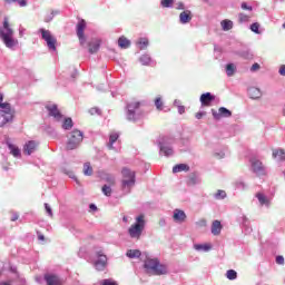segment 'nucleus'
I'll list each match as a JSON object with an SVG mask.
<instances>
[{
    "label": "nucleus",
    "mask_w": 285,
    "mask_h": 285,
    "mask_svg": "<svg viewBox=\"0 0 285 285\" xmlns=\"http://www.w3.org/2000/svg\"><path fill=\"white\" fill-rule=\"evenodd\" d=\"M144 268L147 275H166L168 268L163 265L159 259L150 257L148 253H144Z\"/></svg>",
    "instance_id": "obj_1"
},
{
    "label": "nucleus",
    "mask_w": 285,
    "mask_h": 285,
    "mask_svg": "<svg viewBox=\"0 0 285 285\" xmlns=\"http://www.w3.org/2000/svg\"><path fill=\"white\" fill-rule=\"evenodd\" d=\"M0 39L6 48L12 49L17 46L18 41L14 39V30L10 28L8 18H4L2 27H0Z\"/></svg>",
    "instance_id": "obj_2"
},
{
    "label": "nucleus",
    "mask_w": 285,
    "mask_h": 285,
    "mask_svg": "<svg viewBox=\"0 0 285 285\" xmlns=\"http://www.w3.org/2000/svg\"><path fill=\"white\" fill-rule=\"evenodd\" d=\"M144 117V111L141 110V102L130 101L126 105V119L127 121H139Z\"/></svg>",
    "instance_id": "obj_3"
},
{
    "label": "nucleus",
    "mask_w": 285,
    "mask_h": 285,
    "mask_svg": "<svg viewBox=\"0 0 285 285\" xmlns=\"http://www.w3.org/2000/svg\"><path fill=\"white\" fill-rule=\"evenodd\" d=\"M121 175H122V180H121L122 193H125V195H129L130 190H132L136 184L135 171L125 167L121 170Z\"/></svg>",
    "instance_id": "obj_4"
},
{
    "label": "nucleus",
    "mask_w": 285,
    "mask_h": 285,
    "mask_svg": "<svg viewBox=\"0 0 285 285\" xmlns=\"http://www.w3.org/2000/svg\"><path fill=\"white\" fill-rule=\"evenodd\" d=\"M145 228L146 216L144 214H140L136 217L135 224H132L128 229L129 237H131V239H139Z\"/></svg>",
    "instance_id": "obj_5"
},
{
    "label": "nucleus",
    "mask_w": 285,
    "mask_h": 285,
    "mask_svg": "<svg viewBox=\"0 0 285 285\" xmlns=\"http://www.w3.org/2000/svg\"><path fill=\"white\" fill-rule=\"evenodd\" d=\"M160 155L165 157H173L175 155V149L173 148V144H175V138L169 136H160L157 140Z\"/></svg>",
    "instance_id": "obj_6"
},
{
    "label": "nucleus",
    "mask_w": 285,
    "mask_h": 285,
    "mask_svg": "<svg viewBox=\"0 0 285 285\" xmlns=\"http://www.w3.org/2000/svg\"><path fill=\"white\" fill-rule=\"evenodd\" d=\"M83 141V131L73 129L67 135V150H77Z\"/></svg>",
    "instance_id": "obj_7"
},
{
    "label": "nucleus",
    "mask_w": 285,
    "mask_h": 285,
    "mask_svg": "<svg viewBox=\"0 0 285 285\" xmlns=\"http://www.w3.org/2000/svg\"><path fill=\"white\" fill-rule=\"evenodd\" d=\"M39 32L41 35V39H43V41H46L47 48L49 50H51V52H56L57 51V38H55V36H52V32H50V30H46L43 28H40Z\"/></svg>",
    "instance_id": "obj_8"
},
{
    "label": "nucleus",
    "mask_w": 285,
    "mask_h": 285,
    "mask_svg": "<svg viewBox=\"0 0 285 285\" xmlns=\"http://www.w3.org/2000/svg\"><path fill=\"white\" fill-rule=\"evenodd\" d=\"M250 166H252V171L257 176V177H264L266 176V167L264 166L263 163H261L259 159L257 158H252L250 159Z\"/></svg>",
    "instance_id": "obj_9"
},
{
    "label": "nucleus",
    "mask_w": 285,
    "mask_h": 285,
    "mask_svg": "<svg viewBox=\"0 0 285 285\" xmlns=\"http://www.w3.org/2000/svg\"><path fill=\"white\" fill-rule=\"evenodd\" d=\"M46 110H47L49 117H52L56 121H58V122L63 121V114H61L57 104L46 105Z\"/></svg>",
    "instance_id": "obj_10"
},
{
    "label": "nucleus",
    "mask_w": 285,
    "mask_h": 285,
    "mask_svg": "<svg viewBox=\"0 0 285 285\" xmlns=\"http://www.w3.org/2000/svg\"><path fill=\"white\" fill-rule=\"evenodd\" d=\"M96 262L94 264L96 271H106V266H108V256L105 255L104 252L99 250L96 253Z\"/></svg>",
    "instance_id": "obj_11"
},
{
    "label": "nucleus",
    "mask_w": 285,
    "mask_h": 285,
    "mask_svg": "<svg viewBox=\"0 0 285 285\" xmlns=\"http://www.w3.org/2000/svg\"><path fill=\"white\" fill-rule=\"evenodd\" d=\"M212 115L216 121H219V119H228L229 117H233V111L226 107H220L218 111L212 109Z\"/></svg>",
    "instance_id": "obj_12"
},
{
    "label": "nucleus",
    "mask_w": 285,
    "mask_h": 285,
    "mask_svg": "<svg viewBox=\"0 0 285 285\" xmlns=\"http://www.w3.org/2000/svg\"><path fill=\"white\" fill-rule=\"evenodd\" d=\"M86 30V20H80L77 23V37L79 39V43L80 46H82V48L86 46V35L83 33Z\"/></svg>",
    "instance_id": "obj_13"
},
{
    "label": "nucleus",
    "mask_w": 285,
    "mask_h": 285,
    "mask_svg": "<svg viewBox=\"0 0 285 285\" xmlns=\"http://www.w3.org/2000/svg\"><path fill=\"white\" fill-rule=\"evenodd\" d=\"M12 119H14V112L3 111L0 109V128H3L6 124L12 122Z\"/></svg>",
    "instance_id": "obj_14"
},
{
    "label": "nucleus",
    "mask_w": 285,
    "mask_h": 285,
    "mask_svg": "<svg viewBox=\"0 0 285 285\" xmlns=\"http://www.w3.org/2000/svg\"><path fill=\"white\" fill-rule=\"evenodd\" d=\"M37 148H39V142L37 140H29L23 146V153L30 156L37 151Z\"/></svg>",
    "instance_id": "obj_15"
},
{
    "label": "nucleus",
    "mask_w": 285,
    "mask_h": 285,
    "mask_svg": "<svg viewBox=\"0 0 285 285\" xmlns=\"http://www.w3.org/2000/svg\"><path fill=\"white\" fill-rule=\"evenodd\" d=\"M101 48V40L97 39V38H92L89 42H88V52L90 55H95L97 52H99V49Z\"/></svg>",
    "instance_id": "obj_16"
},
{
    "label": "nucleus",
    "mask_w": 285,
    "mask_h": 285,
    "mask_svg": "<svg viewBox=\"0 0 285 285\" xmlns=\"http://www.w3.org/2000/svg\"><path fill=\"white\" fill-rule=\"evenodd\" d=\"M256 199L258 200L259 206H265V208H271V198H268V196H266V194L257 193Z\"/></svg>",
    "instance_id": "obj_17"
},
{
    "label": "nucleus",
    "mask_w": 285,
    "mask_h": 285,
    "mask_svg": "<svg viewBox=\"0 0 285 285\" xmlns=\"http://www.w3.org/2000/svg\"><path fill=\"white\" fill-rule=\"evenodd\" d=\"M173 219L176 222V224H184V222H186V212L181 209H175Z\"/></svg>",
    "instance_id": "obj_18"
},
{
    "label": "nucleus",
    "mask_w": 285,
    "mask_h": 285,
    "mask_svg": "<svg viewBox=\"0 0 285 285\" xmlns=\"http://www.w3.org/2000/svg\"><path fill=\"white\" fill-rule=\"evenodd\" d=\"M45 282H47V285H61V278L55 274H46L45 275Z\"/></svg>",
    "instance_id": "obj_19"
},
{
    "label": "nucleus",
    "mask_w": 285,
    "mask_h": 285,
    "mask_svg": "<svg viewBox=\"0 0 285 285\" xmlns=\"http://www.w3.org/2000/svg\"><path fill=\"white\" fill-rule=\"evenodd\" d=\"M141 66H157V62L150 57L149 53H144L139 57Z\"/></svg>",
    "instance_id": "obj_20"
},
{
    "label": "nucleus",
    "mask_w": 285,
    "mask_h": 285,
    "mask_svg": "<svg viewBox=\"0 0 285 285\" xmlns=\"http://www.w3.org/2000/svg\"><path fill=\"white\" fill-rule=\"evenodd\" d=\"M215 100V96L210 92H205L200 96L202 106H210Z\"/></svg>",
    "instance_id": "obj_21"
},
{
    "label": "nucleus",
    "mask_w": 285,
    "mask_h": 285,
    "mask_svg": "<svg viewBox=\"0 0 285 285\" xmlns=\"http://www.w3.org/2000/svg\"><path fill=\"white\" fill-rule=\"evenodd\" d=\"M190 21H193V16H191L190 10L180 12V14H179L180 23L186 24V23H190Z\"/></svg>",
    "instance_id": "obj_22"
},
{
    "label": "nucleus",
    "mask_w": 285,
    "mask_h": 285,
    "mask_svg": "<svg viewBox=\"0 0 285 285\" xmlns=\"http://www.w3.org/2000/svg\"><path fill=\"white\" fill-rule=\"evenodd\" d=\"M7 146L10 151V155L16 157L17 159H19V157H21V149H19V147H17L14 144H12L8 140H7Z\"/></svg>",
    "instance_id": "obj_23"
},
{
    "label": "nucleus",
    "mask_w": 285,
    "mask_h": 285,
    "mask_svg": "<svg viewBox=\"0 0 285 285\" xmlns=\"http://www.w3.org/2000/svg\"><path fill=\"white\" fill-rule=\"evenodd\" d=\"M248 96L250 99H261L262 98V89L257 87H250L247 89Z\"/></svg>",
    "instance_id": "obj_24"
},
{
    "label": "nucleus",
    "mask_w": 285,
    "mask_h": 285,
    "mask_svg": "<svg viewBox=\"0 0 285 285\" xmlns=\"http://www.w3.org/2000/svg\"><path fill=\"white\" fill-rule=\"evenodd\" d=\"M194 250L198 253H208L213 250V245L210 244H194Z\"/></svg>",
    "instance_id": "obj_25"
},
{
    "label": "nucleus",
    "mask_w": 285,
    "mask_h": 285,
    "mask_svg": "<svg viewBox=\"0 0 285 285\" xmlns=\"http://www.w3.org/2000/svg\"><path fill=\"white\" fill-rule=\"evenodd\" d=\"M0 110H3L6 112H14L10 102H3V94H0Z\"/></svg>",
    "instance_id": "obj_26"
},
{
    "label": "nucleus",
    "mask_w": 285,
    "mask_h": 285,
    "mask_svg": "<svg viewBox=\"0 0 285 285\" xmlns=\"http://www.w3.org/2000/svg\"><path fill=\"white\" fill-rule=\"evenodd\" d=\"M222 228H223L222 222L214 220L212 224V235H215V236L220 235Z\"/></svg>",
    "instance_id": "obj_27"
},
{
    "label": "nucleus",
    "mask_w": 285,
    "mask_h": 285,
    "mask_svg": "<svg viewBox=\"0 0 285 285\" xmlns=\"http://www.w3.org/2000/svg\"><path fill=\"white\" fill-rule=\"evenodd\" d=\"M62 130H72V126H75V122L72 121V118H62L60 121Z\"/></svg>",
    "instance_id": "obj_28"
},
{
    "label": "nucleus",
    "mask_w": 285,
    "mask_h": 285,
    "mask_svg": "<svg viewBox=\"0 0 285 285\" xmlns=\"http://www.w3.org/2000/svg\"><path fill=\"white\" fill-rule=\"evenodd\" d=\"M190 167L186 164H178L173 167V173H188Z\"/></svg>",
    "instance_id": "obj_29"
},
{
    "label": "nucleus",
    "mask_w": 285,
    "mask_h": 285,
    "mask_svg": "<svg viewBox=\"0 0 285 285\" xmlns=\"http://www.w3.org/2000/svg\"><path fill=\"white\" fill-rule=\"evenodd\" d=\"M273 157H274V159H277V161H285V151H284V149H274L273 150Z\"/></svg>",
    "instance_id": "obj_30"
},
{
    "label": "nucleus",
    "mask_w": 285,
    "mask_h": 285,
    "mask_svg": "<svg viewBox=\"0 0 285 285\" xmlns=\"http://www.w3.org/2000/svg\"><path fill=\"white\" fill-rule=\"evenodd\" d=\"M225 70H226L227 77H233L235 72H237V66H235V63L233 62L227 63L225 67Z\"/></svg>",
    "instance_id": "obj_31"
},
{
    "label": "nucleus",
    "mask_w": 285,
    "mask_h": 285,
    "mask_svg": "<svg viewBox=\"0 0 285 285\" xmlns=\"http://www.w3.org/2000/svg\"><path fill=\"white\" fill-rule=\"evenodd\" d=\"M118 46L119 48H121L122 50L128 49V47L130 46V40H128L126 37L121 36L118 39Z\"/></svg>",
    "instance_id": "obj_32"
},
{
    "label": "nucleus",
    "mask_w": 285,
    "mask_h": 285,
    "mask_svg": "<svg viewBox=\"0 0 285 285\" xmlns=\"http://www.w3.org/2000/svg\"><path fill=\"white\" fill-rule=\"evenodd\" d=\"M137 46L139 50H147L148 46H150V42L148 41V38H139Z\"/></svg>",
    "instance_id": "obj_33"
},
{
    "label": "nucleus",
    "mask_w": 285,
    "mask_h": 285,
    "mask_svg": "<svg viewBox=\"0 0 285 285\" xmlns=\"http://www.w3.org/2000/svg\"><path fill=\"white\" fill-rule=\"evenodd\" d=\"M117 139H119V134H117V132L110 134L109 142L107 144V148H109V150H112V148H114L112 146L115 145Z\"/></svg>",
    "instance_id": "obj_34"
},
{
    "label": "nucleus",
    "mask_w": 285,
    "mask_h": 285,
    "mask_svg": "<svg viewBox=\"0 0 285 285\" xmlns=\"http://www.w3.org/2000/svg\"><path fill=\"white\" fill-rule=\"evenodd\" d=\"M220 26L224 32H228V30H233V20L225 19L220 22Z\"/></svg>",
    "instance_id": "obj_35"
},
{
    "label": "nucleus",
    "mask_w": 285,
    "mask_h": 285,
    "mask_svg": "<svg viewBox=\"0 0 285 285\" xmlns=\"http://www.w3.org/2000/svg\"><path fill=\"white\" fill-rule=\"evenodd\" d=\"M126 255L129 259H137L141 255V252L139 249H129Z\"/></svg>",
    "instance_id": "obj_36"
},
{
    "label": "nucleus",
    "mask_w": 285,
    "mask_h": 285,
    "mask_svg": "<svg viewBox=\"0 0 285 285\" xmlns=\"http://www.w3.org/2000/svg\"><path fill=\"white\" fill-rule=\"evenodd\" d=\"M189 184L191 186H197V184H202V178L197 174H191L189 176Z\"/></svg>",
    "instance_id": "obj_37"
},
{
    "label": "nucleus",
    "mask_w": 285,
    "mask_h": 285,
    "mask_svg": "<svg viewBox=\"0 0 285 285\" xmlns=\"http://www.w3.org/2000/svg\"><path fill=\"white\" fill-rule=\"evenodd\" d=\"M227 194L226 190L223 189H218L215 194H214V199L220 202L222 199H226Z\"/></svg>",
    "instance_id": "obj_38"
},
{
    "label": "nucleus",
    "mask_w": 285,
    "mask_h": 285,
    "mask_svg": "<svg viewBox=\"0 0 285 285\" xmlns=\"http://www.w3.org/2000/svg\"><path fill=\"white\" fill-rule=\"evenodd\" d=\"M235 188H237V190H246L248 188V185L244 183V180H236Z\"/></svg>",
    "instance_id": "obj_39"
},
{
    "label": "nucleus",
    "mask_w": 285,
    "mask_h": 285,
    "mask_svg": "<svg viewBox=\"0 0 285 285\" xmlns=\"http://www.w3.org/2000/svg\"><path fill=\"white\" fill-rule=\"evenodd\" d=\"M250 21V16L246 13H238V22L239 23H248Z\"/></svg>",
    "instance_id": "obj_40"
},
{
    "label": "nucleus",
    "mask_w": 285,
    "mask_h": 285,
    "mask_svg": "<svg viewBox=\"0 0 285 285\" xmlns=\"http://www.w3.org/2000/svg\"><path fill=\"white\" fill-rule=\"evenodd\" d=\"M83 175H86L87 177H90L92 175V167L90 166V163H85Z\"/></svg>",
    "instance_id": "obj_41"
},
{
    "label": "nucleus",
    "mask_w": 285,
    "mask_h": 285,
    "mask_svg": "<svg viewBox=\"0 0 285 285\" xmlns=\"http://www.w3.org/2000/svg\"><path fill=\"white\" fill-rule=\"evenodd\" d=\"M161 8H173L175 6V0H160Z\"/></svg>",
    "instance_id": "obj_42"
},
{
    "label": "nucleus",
    "mask_w": 285,
    "mask_h": 285,
    "mask_svg": "<svg viewBox=\"0 0 285 285\" xmlns=\"http://www.w3.org/2000/svg\"><path fill=\"white\" fill-rule=\"evenodd\" d=\"M261 26L258 22H254L250 24L249 30L254 32L255 35H262V31L259 30Z\"/></svg>",
    "instance_id": "obj_43"
},
{
    "label": "nucleus",
    "mask_w": 285,
    "mask_h": 285,
    "mask_svg": "<svg viewBox=\"0 0 285 285\" xmlns=\"http://www.w3.org/2000/svg\"><path fill=\"white\" fill-rule=\"evenodd\" d=\"M226 277L227 279H230V281L237 279V273L235 272V269H229L226 273Z\"/></svg>",
    "instance_id": "obj_44"
},
{
    "label": "nucleus",
    "mask_w": 285,
    "mask_h": 285,
    "mask_svg": "<svg viewBox=\"0 0 285 285\" xmlns=\"http://www.w3.org/2000/svg\"><path fill=\"white\" fill-rule=\"evenodd\" d=\"M239 57L249 61L250 59H253V53L250 51L246 50V51H242L239 53Z\"/></svg>",
    "instance_id": "obj_45"
},
{
    "label": "nucleus",
    "mask_w": 285,
    "mask_h": 285,
    "mask_svg": "<svg viewBox=\"0 0 285 285\" xmlns=\"http://www.w3.org/2000/svg\"><path fill=\"white\" fill-rule=\"evenodd\" d=\"M102 193L106 197H110L112 195V188L108 185L102 186Z\"/></svg>",
    "instance_id": "obj_46"
},
{
    "label": "nucleus",
    "mask_w": 285,
    "mask_h": 285,
    "mask_svg": "<svg viewBox=\"0 0 285 285\" xmlns=\"http://www.w3.org/2000/svg\"><path fill=\"white\" fill-rule=\"evenodd\" d=\"M56 14H59V11H51V13L45 18L46 23H50Z\"/></svg>",
    "instance_id": "obj_47"
},
{
    "label": "nucleus",
    "mask_w": 285,
    "mask_h": 285,
    "mask_svg": "<svg viewBox=\"0 0 285 285\" xmlns=\"http://www.w3.org/2000/svg\"><path fill=\"white\" fill-rule=\"evenodd\" d=\"M101 285H118L112 278L102 279Z\"/></svg>",
    "instance_id": "obj_48"
},
{
    "label": "nucleus",
    "mask_w": 285,
    "mask_h": 285,
    "mask_svg": "<svg viewBox=\"0 0 285 285\" xmlns=\"http://www.w3.org/2000/svg\"><path fill=\"white\" fill-rule=\"evenodd\" d=\"M174 8L176 10H186V6L184 4V2H175Z\"/></svg>",
    "instance_id": "obj_49"
},
{
    "label": "nucleus",
    "mask_w": 285,
    "mask_h": 285,
    "mask_svg": "<svg viewBox=\"0 0 285 285\" xmlns=\"http://www.w3.org/2000/svg\"><path fill=\"white\" fill-rule=\"evenodd\" d=\"M214 157H216V159H224V157H226V154L224 153V150L215 151Z\"/></svg>",
    "instance_id": "obj_50"
},
{
    "label": "nucleus",
    "mask_w": 285,
    "mask_h": 285,
    "mask_svg": "<svg viewBox=\"0 0 285 285\" xmlns=\"http://www.w3.org/2000/svg\"><path fill=\"white\" fill-rule=\"evenodd\" d=\"M240 8L242 10H248L249 12H253V6H248L246 2H242Z\"/></svg>",
    "instance_id": "obj_51"
},
{
    "label": "nucleus",
    "mask_w": 285,
    "mask_h": 285,
    "mask_svg": "<svg viewBox=\"0 0 285 285\" xmlns=\"http://www.w3.org/2000/svg\"><path fill=\"white\" fill-rule=\"evenodd\" d=\"M155 106L157 110H161V106H164V102H161V98H156Z\"/></svg>",
    "instance_id": "obj_52"
},
{
    "label": "nucleus",
    "mask_w": 285,
    "mask_h": 285,
    "mask_svg": "<svg viewBox=\"0 0 285 285\" xmlns=\"http://www.w3.org/2000/svg\"><path fill=\"white\" fill-rule=\"evenodd\" d=\"M276 264H278V266H284V256H276Z\"/></svg>",
    "instance_id": "obj_53"
},
{
    "label": "nucleus",
    "mask_w": 285,
    "mask_h": 285,
    "mask_svg": "<svg viewBox=\"0 0 285 285\" xmlns=\"http://www.w3.org/2000/svg\"><path fill=\"white\" fill-rule=\"evenodd\" d=\"M46 213L49 215V217H52V208L48 203L45 204Z\"/></svg>",
    "instance_id": "obj_54"
},
{
    "label": "nucleus",
    "mask_w": 285,
    "mask_h": 285,
    "mask_svg": "<svg viewBox=\"0 0 285 285\" xmlns=\"http://www.w3.org/2000/svg\"><path fill=\"white\" fill-rule=\"evenodd\" d=\"M16 3H18L20 8H26V6H28V0H17Z\"/></svg>",
    "instance_id": "obj_55"
},
{
    "label": "nucleus",
    "mask_w": 285,
    "mask_h": 285,
    "mask_svg": "<svg viewBox=\"0 0 285 285\" xmlns=\"http://www.w3.org/2000/svg\"><path fill=\"white\" fill-rule=\"evenodd\" d=\"M261 66L259 63L255 62L252 67H250V72H257V70H259Z\"/></svg>",
    "instance_id": "obj_56"
},
{
    "label": "nucleus",
    "mask_w": 285,
    "mask_h": 285,
    "mask_svg": "<svg viewBox=\"0 0 285 285\" xmlns=\"http://www.w3.org/2000/svg\"><path fill=\"white\" fill-rule=\"evenodd\" d=\"M278 73L281 75V77H285V65H282L279 67Z\"/></svg>",
    "instance_id": "obj_57"
},
{
    "label": "nucleus",
    "mask_w": 285,
    "mask_h": 285,
    "mask_svg": "<svg viewBox=\"0 0 285 285\" xmlns=\"http://www.w3.org/2000/svg\"><path fill=\"white\" fill-rule=\"evenodd\" d=\"M206 116V111H199L195 115L196 119H202V117Z\"/></svg>",
    "instance_id": "obj_58"
},
{
    "label": "nucleus",
    "mask_w": 285,
    "mask_h": 285,
    "mask_svg": "<svg viewBox=\"0 0 285 285\" xmlns=\"http://www.w3.org/2000/svg\"><path fill=\"white\" fill-rule=\"evenodd\" d=\"M177 108H178V114H179V115H184V112H186V107H184V106L180 105V106H178Z\"/></svg>",
    "instance_id": "obj_59"
},
{
    "label": "nucleus",
    "mask_w": 285,
    "mask_h": 285,
    "mask_svg": "<svg viewBox=\"0 0 285 285\" xmlns=\"http://www.w3.org/2000/svg\"><path fill=\"white\" fill-rule=\"evenodd\" d=\"M242 224H243V226H248V217L243 216L242 217Z\"/></svg>",
    "instance_id": "obj_60"
},
{
    "label": "nucleus",
    "mask_w": 285,
    "mask_h": 285,
    "mask_svg": "<svg viewBox=\"0 0 285 285\" xmlns=\"http://www.w3.org/2000/svg\"><path fill=\"white\" fill-rule=\"evenodd\" d=\"M17 219H19V214L13 213L11 216V222H17Z\"/></svg>",
    "instance_id": "obj_61"
},
{
    "label": "nucleus",
    "mask_w": 285,
    "mask_h": 285,
    "mask_svg": "<svg viewBox=\"0 0 285 285\" xmlns=\"http://www.w3.org/2000/svg\"><path fill=\"white\" fill-rule=\"evenodd\" d=\"M174 106H176V108H179V106H181V100L179 99L174 100Z\"/></svg>",
    "instance_id": "obj_62"
},
{
    "label": "nucleus",
    "mask_w": 285,
    "mask_h": 285,
    "mask_svg": "<svg viewBox=\"0 0 285 285\" xmlns=\"http://www.w3.org/2000/svg\"><path fill=\"white\" fill-rule=\"evenodd\" d=\"M89 208H90V210H94V212H95V210H97V205L90 204V205H89Z\"/></svg>",
    "instance_id": "obj_63"
},
{
    "label": "nucleus",
    "mask_w": 285,
    "mask_h": 285,
    "mask_svg": "<svg viewBox=\"0 0 285 285\" xmlns=\"http://www.w3.org/2000/svg\"><path fill=\"white\" fill-rule=\"evenodd\" d=\"M159 226H166V219L161 218V219L159 220Z\"/></svg>",
    "instance_id": "obj_64"
}]
</instances>
